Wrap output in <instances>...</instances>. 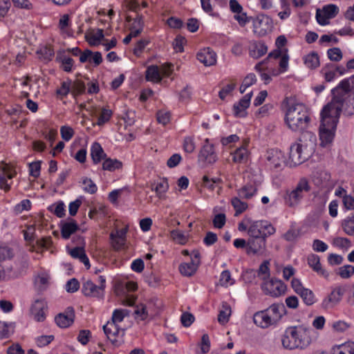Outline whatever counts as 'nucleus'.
<instances>
[{"instance_id":"obj_1","label":"nucleus","mask_w":354,"mask_h":354,"mask_svg":"<svg viewBox=\"0 0 354 354\" xmlns=\"http://www.w3.org/2000/svg\"><path fill=\"white\" fill-rule=\"evenodd\" d=\"M283 105L285 108L284 120L290 130L300 132L308 127L310 115L307 107L304 104L286 98Z\"/></svg>"},{"instance_id":"obj_2","label":"nucleus","mask_w":354,"mask_h":354,"mask_svg":"<svg viewBox=\"0 0 354 354\" xmlns=\"http://www.w3.org/2000/svg\"><path fill=\"white\" fill-rule=\"evenodd\" d=\"M317 145V137L311 131H304L299 139L290 147V167L299 165L307 160L315 152Z\"/></svg>"},{"instance_id":"obj_3","label":"nucleus","mask_w":354,"mask_h":354,"mask_svg":"<svg viewBox=\"0 0 354 354\" xmlns=\"http://www.w3.org/2000/svg\"><path fill=\"white\" fill-rule=\"evenodd\" d=\"M313 330L303 325L288 327L281 335L282 346L287 350H304L312 343Z\"/></svg>"},{"instance_id":"obj_4","label":"nucleus","mask_w":354,"mask_h":354,"mask_svg":"<svg viewBox=\"0 0 354 354\" xmlns=\"http://www.w3.org/2000/svg\"><path fill=\"white\" fill-rule=\"evenodd\" d=\"M286 313L283 304H273L268 308L256 312L253 315L254 324L263 329L276 326Z\"/></svg>"},{"instance_id":"obj_5","label":"nucleus","mask_w":354,"mask_h":354,"mask_svg":"<svg viewBox=\"0 0 354 354\" xmlns=\"http://www.w3.org/2000/svg\"><path fill=\"white\" fill-rule=\"evenodd\" d=\"M341 113H333V110L324 107L321 112V124L319 127V138L322 146L332 142Z\"/></svg>"},{"instance_id":"obj_6","label":"nucleus","mask_w":354,"mask_h":354,"mask_svg":"<svg viewBox=\"0 0 354 354\" xmlns=\"http://www.w3.org/2000/svg\"><path fill=\"white\" fill-rule=\"evenodd\" d=\"M351 90V84L349 80L344 79L332 90L333 98L332 101L324 107L331 109L333 113H341L344 107V102L348 98V93Z\"/></svg>"},{"instance_id":"obj_7","label":"nucleus","mask_w":354,"mask_h":354,"mask_svg":"<svg viewBox=\"0 0 354 354\" xmlns=\"http://www.w3.org/2000/svg\"><path fill=\"white\" fill-rule=\"evenodd\" d=\"M310 189L308 180L306 178H300L294 188L286 190L283 197L286 205L290 207H297Z\"/></svg>"},{"instance_id":"obj_8","label":"nucleus","mask_w":354,"mask_h":354,"mask_svg":"<svg viewBox=\"0 0 354 354\" xmlns=\"http://www.w3.org/2000/svg\"><path fill=\"white\" fill-rule=\"evenodd\" d=\"M276 232V228L267 221H249L248 234L250 238H268Z\"/></svg>"},{"instance_id":"obj_9","label":"nucleus","mask_w":354,"mask_h":354,"mask_svg":"<svg viewBox=\"0 0 354 354\" xmlns=\"http://www.w3.org/2000/svg\"><path fill=\"white\" fill-rule=\"evenodd\" d=\"M261 288L266 295L273 297H278L286 291V285L279 279H270L264 281Z\"/></svg>"},{"instance_id":"obj_10","label":"nucleus","mask_w":354,"mask_h":354,"mask_svg":"<svg viewBox=\"0 0 354 354\" xmlns=\"http://www.w3.org/2000/svg\"><path fill=\"white\" fill-rule=\"evenodd\" d=\"M272 21L266 15H259L253 20V31L259 37H263L272 30Z\"/></svg>"},{"instance_id":"obj_11","label":"nucleus","mask_w":354,"mask_h":354,"mask_svg":"<svg viewBox=\"0 0 354 354\" xmlns=\"http://www.w3.org/2000/svg\"><path fill=\"white\" fill-rule=\"evenodd\" d=\"M345 290V288L340 286L333 288L330 293L322 300V308L325 310L333 308L341 301Z\"/></svg>"},{"instance_id":"obj_12","label":"nucleus","mask_w":354,"mask_h":354,"mask_svg":"<svg viewBox=\"0 0 354 354\" xmlns=\"http://www.w3.org/2000/svg\"><path fill=\"white\" fill-rule=\"evenodd\" d=\"M17 174L15 169L10 165L1 162L0 163V189L7 192L10 189L8 179H12Z\"/></svg>"},{"instance_id":"obj_13","label":"nucleus","mask_w":354,"mask_h":354,"mask_svg":"<svg viewBox=\"0 0 354 354\" xmlns=\"http://www.w3.org/2000/svg\"><path fill=\"white\" fill-rule=\"evenodd\" d=\"M128 232V227L122 229H117L110 234L111 247L114 250L118 251L124 248L126 244V236Z\"/></svg>"},{"instance_id":"obj_14","label":"nucleus","mask_w":354,"mask_h":354,"mask_svg":"<svg viewBox=\"0 0 354 354\" xmlns=\"http://www.w3.org/2000/svg\"><path fill=\"white\" fill-rule=\"evenodd\" d=\"M267 238H250L248 241V254H263L266 249Z\"/></svg>"},{"instance_id":"obj_15","label":"nucleus","mask_w":354,"mask_h":354,"mask_svg":"<svg viewBox=\"0 0 354 354\" xmlns=\"http://www.w3.org/2000/svg\"><path fill=\"white\" fill-rule=\"evenodd\" d=\"M267 165L271 168H281L285 162V156L283 153L278 149H271L267 152L266 155Z\"/></svg>"},{"instance_id":"obj_16","label":"nucleus","mask_w":354,"mask_h":354,"mask_svg":"<svg viewBox=\"0 0 354 354\" xmlns=\"http://www.w3.org/2000/svg\"><path fill=\"white\" fill-rule=\"evenodd\" d=\"M47 304L44 299H37L32 304L30 313L37 322H43L46 319Z\"/></svg>"},{"instance_id":"obj_17","label":"nucleus","mask_w":354,"mask_h":354,"mask_svg":"<svg viewBox=\"0 0 354 354\" xmlns=\"http://www.w3.org/2000/svg\"><path fill=\"white\" fill-rule=\"evenodd\" d=\"M252 93L245 95L237 103L233 106V113L236 118H244L247 115V109L250 104Z\"/></svg>"},{"instance_id":"obj_18","label":"nucleus","mask_w":354,"mask_h":354,"mask_svg":"<svg viewBox=\"0 0 354 354\" xmlns=\"http://www.w3.org/2000/svg\"><path fill=\"white\" fill-rule=\"evenodd\" d=\"M82 291L87 297H102L104 296L102 287L95 284L91 280L86 281L83 283Z\"/></svg>"},{"instance_id":"obj_19","label":"nucleus","mask_w":354,"mask_h":354,"mask_svg":"<svg viewBox=\"0 0 354 354\" xmlns=\"http://www.w3.org/2000/svg\"><path fill=\"white\" fill-rule=\"evenodd\" d=\"M75 313L73 308L69 307L66 313H59L55 318V322L60 328H67L70 326L74 321Z\"/></svg>"},{"instance_id":"obj_20","label":"nucleus","mask_w":354,"mask_h":354,"mask_svg":"<svg viewBox=\"0 0 354 354\" xmlns=\"http://www.w3.org/2000/svg\"><path fill=\"white\" fill-rule=\"evenodd\" d=\"M199 157L210 164L216 161L217 156L214 152V145L209 143L208 139L205 140V142L200 151Z\"/></svg>"},{"instance_id":"obj_21","label":"nucleus","mask_w":354,"mask_h":354,"mask_svg":"<svg viewBox=\"0 0 354 354\" xmlns=\"http://www.w3.org/2000/svg\"><path fill=\"white\" fill-rule=\"evenodd\" d=\"M198 60L206 66L214 65L216 62V53L209 48H206L197 53Z\"/></svg>"},{"instance_id":"obj_22","label":"nucleus","mask_w":354,"mask_h":354,"mask_svg":"<svg viewBox=\"0 0 354 354\" xmlns=\"http://www.w3.org/2000/svg\"><path fill=\"white\" fill-rule=\"evenodd\" d=\"M161 75L169 76V70L164 68L160 72L157 66L152 65L149 66L146 71V79L150 82H160L162 80Z\"/></svg>"},{"instance_id":"obj_23","label":"nucleus","mask_w":354,"mask_h":354,"mask_svg":"<svg viewBox=\"0 0 354 354\" xmlns=\"http://www.w3.org/2000/svg\"><path fill=\"white\" fill-rule=\"evenodd\" d=\"M268 51V47L261 41H252L249 45V54L250 57L258 59L264 55Z\"/></svg>"},{"instance_id":"obj_24","label":"nucleus","mask_w":354,"mask_h":354,"mask_svg":"<svg viewBox=\"0 0 354 354\" xmlns=\"http://www.w3.org/2000/svg\"><path fill=\"white\" fill-rule=\"evenodd\" d=\"M308 265L318 274L328 278L329 274L324 269L322 268L320 263V259L318 255L310 254L307 258Z\"/></svg>"},{"instance_id":"obj_25","label":"nucleus","mask_w":354,"mask_h":354,"mask_svg":"<svg viewBox=\"0 0 354 354\" xmlns=\"http://www.w3.org/2000/svg\"><path fill=\"white\" fill-rule=\"evenodd\" d=\"M80 61L82 63L88 62L94 64L95 66H98L102 62V54L100 52L93 53L91 50L86 49L81 53Z\"/></svg>"},{"instance_id":"obj_26","label":"nucleus","mask_w":354,"mask_h":354,"mask_svg":"<svg viewBox=\"0 0 354 354\" xmlns=\"http://www.w3.org/2000/svg\"><path fill=\"white\" fill-rule=\"evenodd\" d=\"M91 155L94 164H98L106 157L102 147L98 142H94L91 149Z\"/></svg>"},{"instance_id":"obj_27","label":"nucleus","mask_w":354,"mask_h":354,"mask_svg":"<svg viewBox=\"0 0 354 354\" xmlns=\"http://www.w3.org/2000/svg\"><path fill=\"white\" fill-rule=\"evenodd\" d=\"M78 229V225L74 220L64 223L61 227L62 236L64 239H68L71 234L75 233Z\"/></svg>"},{"instance_id":"obj_28","label":"nucleus","mask_w":354,"mask_h":354,"mask_svg":"<svg viewBox=\"0 0 354 354\" xmlns=\"http://www.w3.org/2000/svg\"><path fill=\"white\" fill-rule=\"evenodd\" d=\"M118 326V325L109 321L103 326V330H104L106 337L110 340V342L112 343V344L115 346H119L122 343L121 339H115L113 337V332Z\"/></svg>"},{"instance_id":"obj_29","label":"nucleus","mask_w":354,"mask_h":354,"mask_svg":"<svg viewBox=\"0 0 354 354\" xmlns=\"http://www.w3.org/2000/svg\"><path fill=\"white\" fill-rule=\"evenodd\" d=\"M231 155L234 162L243 163L247 161L249 153L246 147L243 146L236 149Z\"/></svg>"},{"instance_id":"obj_30","label":"nucleus","mask_w":354,"mask_h":354,"mask_svg":"<svg viewBox=\"0 0 354 354\" xmlns=\"http://www.w3.org/2000/svg\"><path fill=\"white\" fill-rule=\"evenodd\" d=\"M304 64L310 69L315 68L319 66V58L315 52H310L303 58Z\"/></svg>"},{"instance_id":"obj_31","label":"nucleus","mask_w":354,"mask_h":354,"mask_svg":"<svg viewBox=\"0 0 354 354\" xmlns=\"http://www.w3.org/2000/svg\"><path fill=\"white\" fill-rule=\"evenodd\" d=\"M198 266L196 263L189 262L182 263L179 266V271L181 274L185 277L192 276L197 270Z\"/></svg>"},{"instance_id":"obj_32","label":"nucleus","mask_w":354,"mask_h":354,"mask_svg":"<svg viewBox=\"0 0 354 354\" xmlns=\"http://www.w3.org/2000/svg\"><path fill=\"white\" fill-rule=\"evenodd\" d=\"M122 167V163L121 161L110 158H106L102 163V169L109 171H114L117 169H120Z\"/></svg>"},{"instance_id":"obj_33","label":"nucleus","mask_w":354,"mask_h":354,"mask_svg":"<svg viewBox=\"0 0 354 354\" xmlns=\"http://www.w3.org/2000/svg\"><path fill=\"white\" fill-rule=\"evenodd\" d=\"M130 311L127 309H115L113 312L111 320L110 322L118 325L124 319L129 317Z\"/></svg>"},{"instance_id":"obj_34","label":"nucleus","mask_w":354,"mask_h":354,"mask_svg":"<svg viewBox=\"0 0 354 354\" xmlns=\"http://www.w3.org/2000/svg\"><path fill=\"white\" fill-rule=\"evenodd\" d=\"M239 196L231 199V204L235 210V216H237L245 212L248 205L245 202L242 201Z\"/></svg>"},{"instance_id":"obj_35","label":"nucleus","mask_w":354,"mask_h":354,"mask_svg":"<svg viewBox=\"0 0 354 354\" xmlns=\"http://www.w3.org/2000/svg\"><path fill=\"white\" fill-rule=\"evenodd\" d=\"M104 38L102 29H97L96 32L86 35V39L91 46L98 45L100 41Z\"/></svg>"},{"instance_id":"obj_36","label":"nucleus","mask_w":354,"mask_h":354,"mask_svg":"<svg viewBox=\"0 0 354 354\" xmlns=\"http://www.w3.org/2000/svg\"><path fill=\"white\" fill-rule=\"evenodd\" d=\"M299 295L301 297L304 304L307 306H311L314 304L317 301L315 294L311 290L308 288H305L299 294Z\"/></svg>"},{"instance_id":"obj_37","label":"nucleus","mask_w":354,"mask_h":354,"mask_svg":"<svg viewBox=\"0 0 354 354\" xmlns=\"http://www.w3.org/2000/svg\"><path fill=\"white\" fill-rule=\"evenodd\" d=\"M231 315V308L227 303H223L222 309L220 310L218 321L221 324H225L229 321Z\"/></svg>"},{"instance_id":"obj_38","label":"nucleus","mask_w":354,"mask_h":354,"mask_svg":"<svg viewBox=\"0 0 354 354\" xmlns=\"http://www.w3.org/2000/svg\"><path fill=\"white\" fill-rule=\"evenodd\" d=\"M257 192V189L253 185H245L238 191V195L242 199H250Z\"/></svg>"},{"instance_id":"obj_39","label":"nucleus","mask_w":354,"mask_h":354,"mask_svg":"<svg viewBox=\"0 0 354 354\" xmlns=\"http://www.w3.org/2000/svg\"><path fill=\"white\" fill-rule=\"evenodd\" d=\"M333 354H354V342H348L339 345Z\"/></svg>"},{"instance_id":"obj_40","label":"nucleus","mask_w":354,"mask_h":354,"mask_svg":"<svg viewBox=\"0 0 354 354\" xmlns=\"http://www.w3.org/2000/svg\"><path fill=\"white\" fill-rule=\"evenodd\" d=\"M134 315L136 320H146L149 317V313L147 309V306L142 304L137 306L134 310Z\"/></svg>"},{"instance_id":"obj_41","label":"nucleus","mask_w":354,"mask_h":354,"mask_svg":"<svg viewBox=\"0 0 354 354\" xmlns=\"http://www.w3.org/2000/svg\"><path fill=\"white\" fill-rule=\"evenodd\" d=\"M52 244L51 237H44L38 239L36 241V246H34V250L37 252H41L43 250H47Z\"/></svg>"},{"instance_id":"obj_42","label":"nucleus","mask_w":354,"mask_h":354,"mask_svg":"<svg viewBox=\"0 0 354 354\" xmlns=\"http://www.w3.org/2000/svg\"><path fill=\"white\" fill-rule=\"evenodd\" d=\"M219 282L222 286L228 287L234 283V280L232 278L230 272L226 270L221 272Z\"/></svg>"},{"instance_id":"obj_43","label":"nucleus","mask_w":354,"mask_h":354,"mask_svg":"<svg viewBox=\"0 0 354 354\" xmlns=\"http://www.w3.org/2000/svg\"><path fill=\"white\" fill-rule=\"evenodd\" d=\"M328 57L330 61L339 62L343 57V54L340 48L334 47L327 50Z\"/></svg>"},{"instance_id":"obj_44","label":"nucleus","mask_w":354,"mask_h":354,"mask_svg":"<svg viewBox=\"0 0 354 354\" xmlns=\"http://www.w3.org/2000/svg\"><path fill=\"white\" fill-rule=\"evenodd\" d=\"M350 327V324L342 320L333 322L331 324V328L335 333H344Z\"/></svg>"},{"instance_id":"obj_45","label":"nucleus","mask_w":354,"mask_h":354,"mask_svg":"<svg viewBox=\"0 0 354 354\" xmlns=\"http://www.w3.org/2000/svg\"><path fill=\"white\" fill-rule=\"evenodd\" d=\"M49 209L59 218H62L65 215V205L62 201H59L52 205L49 207Z\"/></svg>"},{"instance_id":"obj_46","label":"nucleus","mask_w":354,"mask_h":354,"mask_svg":"<svg viewBox=\"0 0 354 354\" xmlns=\"http://www.w3.org/2000/svg\"><path fill=\"white\" fill-rule=\"evenodd\" d=\"M70 24V19L69 15L67 14H65L61 17L59 21V28L63 34H66L67 35H70V33L68 32V28Z\"/></svg>"},{"instance_id":"obj_47","label":"nucleus","mask_w":354,"mask_h":354,"mask_svg":"<svg viewBox=\"0 0 354 354\" xmlns=\"http://www.w3.org/2000/svg\"><path fill=\"white\" fill-rule=\"evenodd\" d=\"M299 230L294 227L290 228L282 235V237L288 242H293L299 236Z\"/></svg>"},{"instance_id":"obj_48","label":"nucleus","mask_w":354,"mask_h":354,"mask_svg":"<svg viewBox=\"0 0 354 354\" xmlns=\"http://www.w3.org/2000/svg\"><path fill=\"white\" fill-rule=\"evenodd\" d=\"M169 188V184L167 180L162 179L156 184L153 189L156 192L158 197L162 198Z\"/></svg>"},{"instance_id":"obj_49","label":"nucleus","mask_w":354,"mask_h":354,"mask_svg":"<svg viewBox=\"0 0 354 354\" xmlns=\"http://www.w3.org/2000/svg\"><path fill=\"white\" fill-rule=\"evenodd\" d=\"M331 66L332 65H327L322 69L325 80L328 82L333 81L337 77L336 71L330 68Z\"/></svg>"},{"instance_id":"obj_50","label":"nucleus","mask_w":354,"mask_h":354,"mask_svg":"<svg viewBox=\"0 0 354 354\" xmlns=\"http://www.w3.org/2000/svg\"><path fill=\"white\" fill-rule=\"evenodd\" d=\"M258 276L265 281L269 279L270 269L268 261H264L263 263L261 264L258 271Z\"/></svg>"},{"instance_id":"obj_51","label":"nucleus","mask_w":354,"mask_h":354,"mask_svg":"<svg viewBox=\"0 0 354 354\" xmlns=\"http://www.w3.org/2000/svg\"><path fill=\"white\" fill-rule=\"evenodd\" d=\"M82 184L84 185V191L87 193L93 194L95 193L97 190L96 185L90 178H85L84 179H83Z\"/></svg>"},{"instance_id":"obj_52","label":"nucleus","mask_w":354,"mask_h":354,"mask_svg":"<svg viewBox=\"0 0 354 354\" xmlns=\"http://www.w3.org/2000/svg\"><path fill=\"white\" fill-rule=\"evenodd\" d=\"M353 266L345 265L339 268L338 274L342 279H348L353 274Z\"/></svg>"},{"instance_id":"obj_53","label":"nucleus","mask_w":354,"mask_h":354,"mask_svg":"<svg viewBox=\"0 0 354 354\" xmlns=\"http://www.w3.org/2000/svg\"><path fill=\"white\" fill-rule=\"evenodd\" d=\"M322 10L328 18L333 19L338 14L339 8L335 4H329L325 6Z\"/></svg>"},{"instance_id":"obj_54","label":"nucleus","mask_w":354,"mask_h":354,"mask_svg":"<svg viewBox=\"0 0 354 354\" xmlns=\"http://www.w3.org/2000/svg\"><path fill=\"white\" fill-rule=\"evenodd\" d=\"M112 115V111L109 109H102L100 116L97 120V125L102 126L104 123L107 122Z\"/></svg>"},{"instance_id":"obj_55","label":"nucleus","mask_w":354,"mask_h":354,"mask_svg":"<svg viewBox=\"0 0 354 354\" xmlns=\"http://www.w3.org/2000/svg\"><path fill=\"white\" fill-rule=\"evenodd\" d=\"M348 115L354 114V91L351 95L349 96V99L344 102L343 109Z\"/></svg>"},{"instance_id":"obj_56","label":"nucleus","mask_w":354,"mask_h":354,"mask_svg":"<svg viewBox=\"0 0 354 354\" xmlns=\"http://www.w3.org/2000/svg\"><path fill=\"white\" fill-rule=\"evenodd\" d=\"M61 136L65 141H69L74 135L73 129L68 126H62L60 129Z\"/></svg>"},{"instance_id":"obj_57","label":"nucleus","mask_w":354,"mask_h":354,"mask_svg":"<svg viewBox=\"0 0 354 354\" xmlns=\"http://www.w3.org/2000/svg\"><path fill=\"white\" fill-rule=\"evenodd\" d=\"M157 120L158 123L166 125L170 121V113L164 110L159 111L157 113Z\"/></svg>"},{"instance_id":"obj_58","label":"nucleus","mask_w":354,"mask_h":354,"mask_svg":"<svg viewBox=\"0 0 354 354\" xmlns=\"http://www.w3.org/2000/svg\"><path fill=\"white\" fill-rule=\"evenodd\" d=\"M196 148L195 142L193 138L187 137L184 140L183 149L187 153H192Z\"/></svg>"},{"instance_id":"obj_59","label":"nucleus","mask_w":354,"mask_h":354,"mask_svg":"<svg viewBox=\"0 0 354 354\" xmlns=\"http://www.w3.org/2000/svg\"><path fill=\"white\" fill-rule=\"evenodd\" d=\"M343 227L345 232L348 235L354 234V218H348L344 221Z\"/></svg>"},{"instance_id":"obj_60","label":"nucleus","mask_w":354,"mask_h":354,"mask_svg":"<svg viewBox=\"0 0 354 354\" xmlns=\"http://www.w3.org/2000/svg\"><path fill=\"white\" fill-rule=\"evenodd\" d=\"M333 245L341 249H344L350 247L351 241L346 238L337 237L333 240Z\"/></svg>"},{"instance_id":"obj_61","label":"nucleus","mask_w":354,"mask_h":354,"mask_svg":"<svg viewBox=\"0 0 354 354\" xmlns=\"http://www.w3.org/2000/svg\"><path fill=\"white\" fill-rule=\"evenodd\" d=\"M148 44H149V41L147 39L139 40L136 43V46L133 48L134 55L138 57L140 56Z\"/></svg>"},{"instance_id":"obj_62","label":"nucleus","mask_w":354,"mask_h":354,"mask_svg":"<svg viewBox=\"0 0 354 354\" xmlns=\"http://www.w3.org/2000/svg\"><path fill=\"white\" fill-rule=\"evenodd\" d=\"M201 352L203 354H205L209 352L210 349V340L208 335L204 334L202 336L201 342Z\"/></svg>"},{"instance_id":"obj_63","label":"nucleus","mask_w":354,"mask_h":354,"mask_svg":"<svg viewBox=\"0 0 354 354\" xmlns=\"http://www.w3.org/2000/svg\"><path fill=\"white\" fill-rule=\"evenodd\" d=\"M225 215L224 214H218L213 219V224L215 227L221 229L225 225Z\"/></svg>"},{"instance_id":"obj_64","label":"nucleus","mask_w":354,"mask_h":354,"mask_svg":"<svg viewBox=\"0 0 354 354\" xmlns=\"http://www.w3.org/2000/svg\"><path fill=\"white\" fill-rule=\"evenodd\" d=\"M342 202L346 209H354V198L352 196L344 194Z\"/></svg>"}]
</instances>
